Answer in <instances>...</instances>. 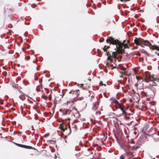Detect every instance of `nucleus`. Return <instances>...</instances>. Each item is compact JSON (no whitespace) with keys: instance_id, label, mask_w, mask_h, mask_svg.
<instances>
[{"instance_id":"c756f323","label":"nucleus","mask_w":159,"mask_h":159,"mask_svg":"<svg viewBox=\"0 0 159 159\" xmlns=\"http://www.w3.org/2000/svg\"><path fill=\"white\" fill-rule=\"evenodd\" d=\"M127 155L129 154L131 155H132L133 154V153L131 152H127Z\"/></svg>"},{"instance_id":"8fccbe9b","label":"nucleus","mask_w":159,"mask_h":159,"mask_svg":"<svg viewBox=\"0 0 159 159\" xmlns=\"http://www.w3.org/2000/svg\"><path fill=\"white\" fill-rule=\"evenodd\" d=\"M133 159H136L135 158H134Z\"/></svg>"},{"instance_id":"412c9836","label":"nucleus","mask_w":159,"mask_h":159,"mask_svg":"<svg viewBox=\"0 0 159 159\" xmlns=\"http://www.w3.org/2000/svg\"><path fill=\"white\" fill-rule=\"evenodd\" d=\"M42 98L45 100H47V97L44 95H42Z\"/></svg>"},{"instance_id":"f257e3e1","label":"nucleus","mask_w":159,"mask_h":159,"mask_svg":"<svg viewBox=\"0 0 159 159\" xmlns=\"http://www.w3.org/2000/svg\"><path fill=\"white\" fill-rule=\"evenodd\" d=\"M107 43H111L113 45H116L115 52H113L112 53V56L115 59L117 58V56L118 53H124V49L129 48V46L127 44L129 41H127V43H125L126 41L124 40L122 43L118 39H115L112 37H108L106 39Z\"/></svg>"},{"instance_id":"e433bc0d","label":"nucleus","mask_w":159,"mask_h":159,"mask_svg":"<svg viewBox=\"0 0 159 159\" xmlns=\"http://www.w3.org/2000/svg\"><path fill=\"white\" fill-rule=\"evenodd\" d=\"M124 79H125V81H126L127 80V78L126 77H124Z\"/></svg>"},{"instance_id":"864d4df0","label":"nucleus","mask_w":159,"mask_h":159,"mask_svg":"<svg viewBox=\"0 0 159 159\" xmlns=\"http://www.w3.org/2000/svg\"><path fill=\"white\" fill-rule=\"evenodd\" d=\"M158 7H159V5Z\"/></svg>"},{"instance_id":"423d86ee","label":"nucleus","mask_w":159,"mask_h":159,"mask_svg":"<svg viewBox=\"0 0 159 159\" xmlns=\"http://www.w3.org/2000/svg\"><path fill=\"white\" fill-rule=\"evenodd\" d=\"M94 98V102H93V107L92 109L94 111H96L97 110L98 108L99 105V100L96 98L93 97Z\"/></svg>"},{"instance_id":"39448f33","label":"nucleus","mask_w":159,"mask_h":159,"mask_svg":"<svg viewBox=\"0 0 159 159\" xmlns=\"http://www.w3.org/2000/svg\"><path fill=\"white\" fill-rule=\"evenodd\" d=\"M66 122H63L62 124L60 125L59 128L61 130L63 131H64L65 130L69 129L70 130V133L71 132V130L69 122H68L66 124Z\"/></svg>"},{"instance_id":"6ab92c4d","label":"nucleus","mask_w":159,"mask_h":159,"mask_svg":"<svg viewBox=\"0 0 159 159\" xmlns=\"http://www.w3.org/2000/svg\"><path fill=\"white\" fill-rule=\"evenodd\" d=\"M42 79H40L39 80V83H40V85H39V86H40L42 88Z\"/></svg>"},{"instance_id":"a211bd4d","label":"nucleus","mask_w":159,"mask_h":159,"mask_svg":"<svg viewBox=\"0 0 159 159\" xmlns=\"http://www.w3.org/2000/svg\"><path fill=\"white\" fill-rule=\"evenodd\" d=\"M127 115H125L124 117L126 120H128L130 119V117L129 116H127Z\"/></svg>"},{"instance_id":"20e7f679","label":"nucleus","mask_w":159,"mask_h":159,"mask_svg":"<svg viewBox=\"0 0 159 159\" xmlns=\"http://www.w3.org/2000/svg\"><path fill=\"white\" fill-rule=\"evenodd\" d=\"M111 103L115 104V107L116 109H120V110L124 107V105L122 103H120L114 98H112L110 99Z\"/></svg>"},{"instance_id":"6e6552de","label":"nucleus","mask_w":159,"mask_h":159,"mask_svg":"<svg viewBox=\"0 0 159 159\" xmlns=\"http://www.w3.org/2000/svg\"><path fill=\"white\" fill-rule=\"evenodd\" d=\"M106 47V46H105L103 48V49L104 52H106V55L107 56H108L107 59L110 61L111 62L113 60V59L111 58V57H112L113 58H114L112 56V55H111L109 51H107V50L106 48H105Z\"/></svg>"},{"instance_id":"4c0bfd02","label":"nucleus","mask_w":159,"mask_h":159,"mask_svg":"<svg viewBox=\"0 0 159 159\" xmlns=\"http://www.w3.org/2000/svg\"><path fill=\"white\" fill-rule=\"evenodd\" d=\"M38 116H35V119L36 120H38Z\"/></svg>"},{"instance_id":"79ce46f5","label":"nucleus","mask_w":159,"mask_h":159,"mask_svg":"<svg viewBox=\"0 0 159 159\" xmlns=\"http://www.w3.org/2000/svg\"><path fill=\"white\" fill-rule=\"evenodd\" d=\"M70 120V119L69 118H67V119H66V120Z\"/></svg>"},{"instance_id":"5701e85b","label":"nucleus","mask_w":159,"mask_h":159,"mask_svg":"<svg viewBox=\"0 0 159 159\" xmlns=\"http://www.w3.org/2000/svg\"><path fill=\"white\" fill-rule=\"evenodd\" d=\"M103 85H104L105 86H106V85L104 84H103L102 81H101L99 83V86H102Z\"/></svg>"},{"instance_id":"aec40b11","label":"nucleus","mask_w":159,"mask_h":159,"mask_svg":"<svg viewBox=\"0 0 159 159\" xmlns=\"http://www.w3.org/2000/svg\"><path fill=\"white\" fill-rule=\"evenodd\" d=\"M119 159H125V157L123 155H121L120 156Z\"/></svg>"},{"instance_id":"1a4fd4ad","label":"nucleus","mask_w":159,"mask_h":159,"mask_svg":"<svg viewBox=\"0 0 159 159\" xmlns=\"http://www.w3.org/2000/svg\"><path fill=\"white\" fill-rule=\"evenodd\" d=\"M72 93V96L74 98H76L79 96L80 93V90H79L75 91L71 90L70 91L69 93Z\"/></svg>"},{"instance_id":"0eeeda50","label":"nucleus","mask_w":159,"mask_h":159,"mask_svg":"<svg viewBox=\"0 0 159 159\" xmlns=\"http://www.w3.org/2000/svg\"><path fill=\"white\" fill-rule=\"evenodd\" d=\"M60 113V115L61 116L63 117L67 115L70 114L71 111L69 109H60L59 110Z\"/></svg>"},{"instance_id":"09e8293b","label":"nucleus","mask_w":159,"mask_h":159,"mask_svg":"<svg viewBox=\"0 0 159 159\" xmlns=\"http://www.w3.org/2000/svg\"><path fill=\"white\" fill-rule=\"evenodd\" d=\"M137 48V46L135 47L136 48Z\"/></svg>"},{"instance_id":"7c9ffc66","label":"nucleus","mask_w":159,"mask_h":159,"mask_svg":"<svg viewBox=\"0 0 159 159\" xmlns=\"http://www.w3.org/2000/svg\"><path fill=\"white\" fill-rule=\"evenodd\" d=\"M122 102H123V103H125V102H126V100H125V99H122Z\"/></svg>"},{"instance_id":"f8f14e48","label":"nucleus","mask_w":159,"mask_h":159,"mask_svg":"<svg viewBox=\"0 0 159 159\" xmlns=\"http://www.w3.org/2000/svg\"><path fill=\"white\" fill-rule=\"evenodd\" d=\"M77 123V121L76 120H75L72 123V128L74 129V130L75 131L77 130V125L75 124L76 123Z\"/></svg>"},{"instance_id":"72a5a7b5","label":"nucleus","mask_w":159,"mask_h":159,"mask_svg":"<svg viewBox=\"0 0 159 159\" xmlns=\"http://www.w3.org/2000/svg\"><path fill=\"white\" fill-rule=\"evenodd\" d=\"M37 5H31V7H33V8H35L36 7V6Z\"/></svg>"},{"instance_id":"f03ea898","label":"nucleus","mask_w":159,"mask_h":159,"mask_svg":"<svg viewBox=\"0 0 159 159\" xmlns=\"http://www.w3.org/2000/svg\"><path fill=\"white\" fill-rule=\"evenodd\" d=\"M146 77L148 80L150 81L149 83L150 86L153 91V93L154 94L157 89H159V78L156 76L148 74L146 75Z\"/></svg>"},{"instance_id":"c9c22d12","label":"nucleus","mask_w":159,"mask_h":159,"mask_svg":"<svg viewBox=\"0 0 159 159\" xmlns=\"http://www.w3.org/2000/svg\"><path fill=\"white\" fill-rule=\"evenodd\" d=\"M0 103L1 104H2L3 103V102L2 101H0Z\"/></svg>"},{"instance_id":"2f4dec72","label":"nucleus","mask_w":159,"mask_h":159,"mask_svg":"<svg viewBox=\"0 0 159 159\" xmlns=\"http://www.w3.org/2000/svg\"><path fill=\"white\" fill-rule=\"evenodd\" d=\"M101 113V112H100V111H97L96 112V114H100Z\"/></svg>"},{"instance_id":"a878e982","label":"nucleus","mask_w":159,"mask_h":159,"mask_svg":"<svg viewBox=\"0 0 159 159\" xmlns=\"http://www.w3.org/2000/svg\"><path fill=\"white\" fill-rule=\"evenodd\" d=\"M51 99H52V96H51V94H50L49 95L48 99H49V101H50L51 100Z\"/></svg>"},{"instance_id":"cd10ccee","label":"nucleus","mask_w":159,"mask_h":159,"mask_svg":"<svg viewBox=\"0 0 159 159\" xmlns=\"http://www.w3.org/2000/svg\"><path fill=\"white\" fill-rule=\"evenodd\" d=\"M136 78L138 80H139L141 79V78L140 77L137 76H136Z\"/></svg>"},{"instance_id":"a18cd8bd","label":"nucleus","mask_w":159,"mask_h":159,"mask_svg":"<svg viewBox=\"0 0 159 159\" xmlns=\"http://www.w3.org/2000/svg\"><path fill=\"white\" fill-rule=\"evenodd\" d=\"M120 1L122 2L123 1H124V0H120Z\"/></svg>"},{"instance_id":"ea45409f","label":"nucleus","mask_w":159,"mask_h":159,"mask_svg":"<svg viewBox=\"0 0 159 159\" xmlns=\"http://www.w3.org/2000/svg\"><path fill=\"white\" fill-rule=\"evenodd\" d=\"M110 47L109 46H108V47H107V48L106 49H107V50L110 48Z\"/></svg>"},{"instance_id":"ddd939ff","label":"nucleus","mask_w":159,"mask_h":159,"mask_svg":"<svg viewBox=\"0 0 159 159\" xmlns=\"http://www.w3.org/2000/svg\"><path fill=\"white\" fill-rule=\"evenodd\" d=\"M127 110V108L126 107H124L123 108H122V109H121L120 110L122 111V115H128L129 114V113H127L126 112V111Z\"/></svg>"},{"instance_id":"603ef678","label":"nucleus","mask_w":159,"mask_h":159,"mask_svg":"<svg viewBox=\"0 0 159 159\" xmlns=\"http://www.w3.org/2000/svg\"><path fill=\"white\" fill-rule=\"evenodd\" d=\"M37 91H39L38 90V89H37Z\"/></svg>"},{"instance_id":"bb28decb","label":"nucleus","mask_w":159,"mask_h":159,"mask_svg":"<svg viewBox=\"0 0 159 159\" xmlns=\"http://www.w3.org/2000/svg\"><path fill=\"white\" fill-rule=\"evenodd\" d=\"M121 74L120 75V77L122 78L124 77V75L123 74V72H121Z\"/></svg>"},{"instance_id":"a19ab883","label":"nucleus","mask_w":159,"mask_h":159,"mask_svg":"<svg viewBox=\"0 0 159 159\" xmlns=\"http://www.w3.org/2000/svg\"><path fill=\"white\" fill-rule=\"evenodd\" d=\"M111 66L112 67H114V66H113V65L112 64L111 65Z\"/></svg>"},{"instance_id":"4be33fe9","label":"nucleus","mask_w":159,"mask_h":159,"mask_svg":"<svg viewBox=\"0 0 159 159\" xmlns=\"http://www.w3.org/2000/svg\"><path fill=\"white\" fill-rule=\"evenodd\" d=\"M23 84L25 86H26L28 84H29L28 82H26V81H23Z\"/></svg>"},{"instance_id":"49530a36","label":"nucleus","mask_w":159,"mask_h":159,"mask_svg":"<svg viewBox=\"0 0 159 159\" xmlns=\"http://www.w3.org/2000/svg\"><path fill=\"white\" fill-rule=\"evenodd\" d=\"M54 104H56V103H55V101H54Z\"/></svg>"},{"instance_id":"2eb2a0df","label":"nucleus","mask_w":159,"mask_h":159,"mask_svg":"<svg viewBox=\"0 0 159 159\" xmlns=\"http://www.w3.org/2000/svg\"><path fill=\"white\" fill-rule=\"evenodd\" d=\"M76 100V102L78 101L82 100L84 98L83 97H80V98H74Z\"/></svg>"},{"instance_id":"f3484780","label":"nucleus","mask_w":159,"mask_h":159,"mask_svg":"<svg viewBox=\"0 0 159 159\" xmlns=\"http://www.w3.org/2000/svg\"><path fill=\"white\" fill-rule=\"evenodd\" d=\"M119 68L121 70H126V68L123 66H120L119 67Z\"/></svg>"},{"instance_id":"37998d69","label":"nucleus","mask_w":159,"mask_h":159,"mask_svg":"<svg viewBox=\"0 0 159 159\" xmlns=\"http://www.w3.org/2000/svg\"><path fill=\"white\" fill-rule=\"evenodd\" d=\"M38 78H36L35 79V80H38Z\"/></svg>"},{"instance_id":"dca6fc26","label":"nucleus","mask_w":159,"mask_h":159,"mask_svg":"<svg viewBox=\"0 0 159 159\" xmlns=\"http://www.w3.org/2000/svg\"><path fill=\"white\" fill-rule=\"evenodd\" d=\"M141 94L143 96H147V93H146V92H144V91H142L141 92Z\"/></svg>"},{"instance_id":"de8ad7c7","label":"nucleus","mask_w":159,"mask_h":159,"mask_svg":"<svg viewBox=\"0 0 159 159\" xmlns=\"http://www.w3.org/2000/svg\"><path fill=\"white\" fill-rule=\"evenodd\" d=\"M69 94H71L72 95V93H69Z\"/></svg>"},{"instance_id":"473e14b6","label":"nucleus","mask_w":159,"mask_h":159,"mask_svg":"<svg viewBox=\"0 0 159 159\" xmlns=\"http://www.w3.org/2000/svg\"><path fill=\"white\" fill-rule=\"evenodd\" d=\"M73 110H75L76 111H77L78 110H77V109L75 108V107H73Z\"/></svg>"},{"instance_id":"9d476101","label":"nucleus","mask_w":159,"mask_h":159,"mask_svg":"<svg viewBox=\"0 0 159 159\" xmlns=\"http://www.w3.org/2000/svg\"><path fill=\"white\" fill-rule=\"evenodd\" d=\"M15 144L18 147H21L23 148L28 149H35L34 148L30 146H27L24 145H22L21 144H20L17 143H15Z\"/></svg>"},{"instance_id":"b1692460","label":"nucleus","mask_w":159,"mask_h":159,"mask_svg":"<svg viewBox=\"0 0 159 159\" xmlns=\"http://www.w3.org/2000/svg\"><path fill=\"white\" fill-rule=\"evenodd\" d=\"M30 57L29 56H27L25 57V59L26 60H28L30 59Z\"/></svg>"},{"instance_id":"4468645a","label":"nucleus","mask_w":159,"mask_h":159,"mask_svg":"<svg viewBox=\"0 0 159 159\" xmlns=\"http://www.w3.org/2000/svg\"><path fill=\"white\" fill-rule=\"evenodd\" d=\"M19 98L20 99L23 101H24L25 99V97L24 95H20L19 96Z\"/></svg>"},{"instance_id":"58836bf2","label":"nucleus","mask_w":159,"mask_h":159,"mask_svg":"<svg viewBox=\"0 0 159 159\" xmlns=\"http://www.w3.org/2000/svg\"><path fill=\"white\" fill-rule=\"evenodd\" d=\"M3 73L4 74V75L5 76L6 75L7 73H6V72H4Z\"/></svg>"},{"instance_id":"9b49d317","label":"nucleus","mask_w":159,"mask_h":159,"mask_svg":"<svg viewBox=\"0 0 159 159\" xmlns=\"http://www.w3.org/2000/svg\"><path fill=\"white\" fill-rule=\"evenodd\" d=\"M76 102V100L74 98L73 99L67 101V105L70 106H73L75 104Z\"/></svg>"},{"instance_id":"f704fd0d","label":"nucleus","mask_w":159,"mask_h":159,"mask_svg":"<svg viewBox=\"0 0 159 159\" xmlns=\"http://www.w3.org/2000/svg\"><path fill=\"white\" fill-rule=\"evenodd\" d=\"M155 53L159 56V53H158L157 52H155Z\"/></svg>"},{"instance_id":"c85d7f7f","label":"nucleus","mask_w":159,"mask_h":159,"mask_svg":"<svg viewBox=\"0 0 159 159\" xmlns=\"http://www.w3.org/2000/svg\"><path fill=\"white\" fill-rule=\"evenodd\" d=\"M104 39L103 38H101L99 40L100 42H102L104 41Z\"/></svg>"},{"instance_id":"3c124183","label":"nucleus","mask_w":159,"mask_h":159,"mask_svg":"<svg viewBox=\"0 0 159 159\" xmlns=\"http://www.w3.org/2000/svg\"><path fill=\"white\" fill-rule=\"evenodd\" d=\"M81 86H83V84H81Z\"/></svg>"},{"instance_id":"393cba45","label":"nucleus","mask_w":159,"mask_h":159,"mask_svg":"<svg viewBox=\"0 0 159 159\" xmlns=\"http://www.w3.org/2000/svg\"><path fill=\"white\" fill-rule=\"evenodd\" d=\"M123 74L124 75H130V74H128L127 73V72L126 71H125L124 72H123Z\"/></svg>"},{"instance_id":"c03bdc74","label":"nucleus","mask_w":159,"mask_h":159,"mask_svg":"<svg viewBox=\"0 0 159 159\" xmlns=\"http://www.w3.org/2000/svg\"><path fill=\"white\" fill-rule=\"evenodd\" d=\"M56 117H59L58 115Z\"/></svg>"},{"instance_id":"7ed1b4c3","label":"nucleus","mask_w":159,"mask_h":159,"mask_svg":"<svg viewBox=\"0 0 159 159\" xmlns=\"http://www.w3.org/2000/svg\"><path fill=\"white\" fill-rule=\"evenodd\" d=\"M134 43L137 45H141L143 44L146 46L149 47L150 49L152 50H156L159 51V47L157 46L152 45L148 41L141 38H135L134 40Z\"/></svg>"}]
</instances>
